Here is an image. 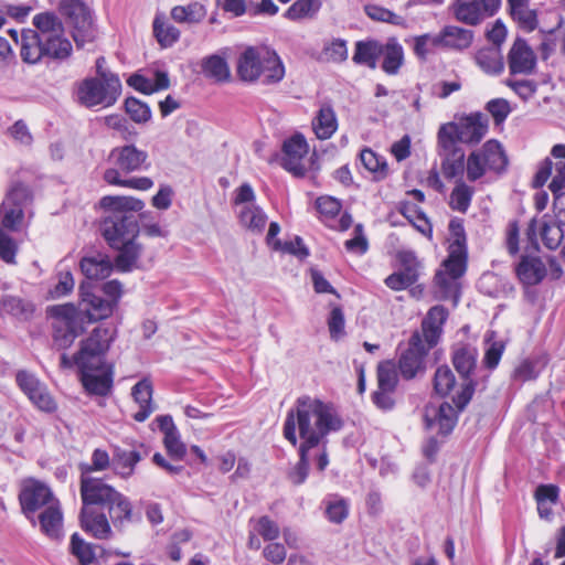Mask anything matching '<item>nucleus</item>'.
I'll return each mask as SVG.
<instances>
[{
    "mask_svg": "<svg viewBox=\"0 0 565 565\" xmlns=\"http://www.w3.org/2000/svg\"><path fill=\"white\" fill-rule=\"evenodd\" d=\"M99 205L105 211L100 234L111 248L119 252L115 258L116 267L128 271L140 256L141 248L136 243L140 228L135 213L141 211L145 203L132 196L106 195Z\"/></svg>",
    "mask_w": 565,
    "mask_h": 565,
    "instance_id": "f257e3e1",
    "label": "nucleus"
},
{
    "mask_svg": "<svg viewBox=\"0 0 565 565\" xmlns=\"http://www.w3.org/2000/svg\"><path fill=\"white\" fill-rule=\"evenodd\" d=\"M343 419L331 403L310 396H301L286 416L284 437L292 445L298 443L297 431L302 440L300 445L316 448L324 445L327 436L339 431Z\"/></svg>",
    "mask_w": 565,
    "mask_h": 565,
    "instance_id": "f03ea898",
    "label": "nucleus"
},
{
    "mask_svg": "<svg viewBox=\"0 0 565 565\" xmlns=\"http://www.w3.org/2000/svg\"><path fill=\"white\" fill-rule=\"evenodd\" d=\"M115 337L114 330L97 327L82 341L75 362L81 371L84 388L94 395H107L113 386V370L104 361Z\"/></svg>",
    "mask_w": 565,
    "mask_h": 565,
    "instance_id": "7ed1b4c3",
    "label": "nucleus"
},
{
    "mask_svg": "<svg viewBox=\"0 0 565 565\" xmlns=\"http://www.w3.org/2000/svg\"><path fill=\"white\" fill-rule=\"evenodd\" d=\"M448 256L435 275L436 297L440 300L459 298V278L467 269V238L462 221L454 218L449 223Z\"/></svg>",
    "mask_w": 565,
    "mask_h": 565,
    "instance_id": "20e7f679",
    "label": "nucleus"
},
{
    "mask_svg": "<svg viewBox=\"0 0 565 565\" xmlns=\"http://www.w3.org/2000/svg\"><path fill=\"white\" fill-rule=\"evenodd\" d=\"M236 72L243 82L265 85L277 84L285 76L280 57L267 46L246 47L237 58Z\"/></svg>",
    "mask_w": 565,
    "mask_h": 565,
    "instance_id": "39448f33",
    "label": "nucleus"
},
{
    "mask_svg": "<svg viewBox=\"0 0 565 565\" xmlns=\"http://www.w3.org/2000/svg\"><path fill=\"white\" fill-rule=\"evenodd\" d=\"M121 95V82L116 74L87 77L77 84L76 99L86 107L107 108L115 105Z\"/></svg>",
    "mask_w": 565,
    "mask_h": 565,
    "instance_id": "423d86ee",
    "label": "nucleus"
},
{
    "mask_svg": "<svg viewBox=\"0 0 565 565\" xmlns=\"http://www.w3.org/2000/svg\"><path fill=\"white\" fill-rule=\"evenodd\" d=\"M508 162L502 145L494 139L488 140L481 148L473 150L467 157V180L476 182L488 171L501 173L505 170Z\"/></svg>",
    "mask_w": 565,
    "mask_h": 565,
    "instance_id": "0eeeda50",
    "label": "nucleus"
},
{
    "mask_svg": "<svg viewBox=\"0 0 565 565\" xmlns=\"http://www.w3.org/2000/svg\"><path fill=\"white\" fill-rule=\"evenodd\" d=\"M478 351L467 343H457L452 347L451 360L456 371L462 379L461 392L454 397V403L459 411H462L470 402L476 383L471 379V374L477 366Z\"/></svg>",
    "mask_w": 565,
    "mask_h": 565,
    "instance_id": "6e6552de",
    "label": "nucleus"
},
{
    "mask_svg": "<svg viewBox=\"0 0 565 565\" xmlns=\"http://www.w3.org/2000/svg\"><path fill=\"white\" fill-rule=\"evenodd\" d=\"M60 11L73 28V39L77 47L95 41L97 31L93 21V11L85 0H61Z\"/></svg>",
    "mask_w": 565,
    "mask_h": 565,
    "instance_id": "1a4fd4ad",
    "label": "nucleus"
},
{
    "mask_svg": "<svg viewBox=\"0 0 565 565\" xmlns=\"http://www.w3.org/2000/svg\"><path fill=\"white\" fill-rule=\"evenodd\" d=\"M488 127V118L481 113H475L460 118L458 121L443 124L437 135L449 139L455 145H458V142L477 145L487 135Z\"/></svg>",
    "mask_w": 565,
    "mask_h": 565,
    "instance_id": "9d476101",
    "label": "nucleus"
},
{
    "mask_svg": "<svg viewBox=\"0 0 565 565\" xmlns=\"http://www.w3.org/2000/svg\"><path fill=\"white\" fill-rule=\"evenodd\" d=\"M52 311L55 317L54 343L61 349H66L84 332L83 313L77 311L73 305L57 306Z\"/></svg>",
    "mask_w": 565,
    "mask_h": 565,
    "instance_id": "9b49d317",
    "label": "nucleus"
},
{
    "mask_svg": "<svg viewBox=\"0 0 565 565\" xmlns=\"http://www.w3.org/2000/svg\"><path fill=\"white\" fill-rule=\"evenodd\" d=\"M28 190L22 185L12 188L0 205V230L17 233L24 226V207Z\"/></svg>",
    "mask_w": 565,
    "mask_h": 565,
    "instance_id": "f8f14e48",
    "label": "nucleus"
},
{
    "mask_svg": "<svg viewBox=\"0 0 565 565\" xmlns=\"http://www.w3.org/2000/svg\"><path fill=\"white\" fill-rule=\"evenodd\" d=\"M501 0H456L452 6L455 18L468 25H477L493 15Z\"/></svg>",
    "mask_w": 565,
    "mask_h": 565,
    "instance_id": "ddd939ff",
    "label": "nucleus"
},
{
    "mask_svg": "<svg viewBox=\"0 0 565 565\" xmlns=\"http://www.w3.org/2000/svg\"><path fill=\"white\" fill-rule=\"evenodd\" d=\"M15 380L21 391L39 409L53 412L56 408V404L47 392L45 384L34 374L28 371H19Z\"/></svg>",
    "mask_w": 565,
    "mask_h": 565,
    "instance_id": "4468645a",
    "label": "nucleus"
},
{
    "mask_svg": "<svg viewBox=\"0 0 565 565\" xmlns=\"http://www.w3.org/2000/svg\"><path fill=\"white\" fill-rule=\"evenodd\" d=\"M19 499L22 510L29 519L35 511L45 509L57 500L46 484L36 480H29L24 483Z\"/></svg>",
    "mask_w": 565,
    "mask_h": 565,
    "instance_id": "2eb2a0df",
    "label": "nucleus"
},
{
    "mask_svg": "<svg viewBox=\"0 0 565 565\" xmlns=\"http://www.w3.org/2000/svg\"><path fill=\"white\" fill-rule=\"evenodd\" d=\"M116 489L106 483L103 479L92 476H81L79 492L83 507L96 509V507H106Z\"/></svg>",
    "mask_w": 565,
    "mask_h": 565,
    "instance_id": "dca6fc26",
    "label": "nucleus"
},
{
    "mask_svg": "<svg viewBox=\"0 0 565 565\" xmlns=\"http://www.w3.org/2000/svg\"><path fill=\"white\" fill-rule=\"evenodd\" d=\"M439 156L441 158V172L446 179L462 175L466 171L465 152L455 142L437 135Z\"/></svg>",
    "mask_w": 565,
    "mask_h": 565,
    "instance_id": "f3484780",
    "label": "nucleus"
},
{
    "mask_svg": "<svg viewBox=\"0 0 565 565\" xmlns=\"http://www.w3.org/2000/svg\"><path fill=\"white\" fill-rule=\"evenodd\" d=\"M109 160L113 161L119 173H132L148 167V153L135 145L114 148L109 153Z\"/></svg>",
    "mask_w": 565,
    "mask_h": 565,
    "instance_id": "a211bd4d",
    "label": "nucleus"
},
{
    "mask_svg": "<svg viewBox=\"0 0 565 565\" xmlns=\"http://www.w3.org/2000/svg\"><path fill=\"white\" fill-rule=\"evenodd\" d=\"M309 147L301 134H296L282 143V167L295 175H303L306 167L302 163Z\"/></svg>",
    "mask_w": 565,
    "mask_h": 565,
    "instance_id": "6ab92c4d",
    "label": "nucleus"
},
{
    "mask_svg": "<svg viewBox=\"0 0 565 565\" xmlns=\"http://www.w3.org/2000/svg\"><path fill=\"white\" fill-rule=\"evenodd\" d=\"M510 73L530 75L536 68V55L524 39L518 38L508 54Z\"/></svg>",
    "mask_w": 565,
    "mask_h": 565,
    "instance_id": "aec40b11",
    "label": "nucleus"
},
{
    "mask_svg": "<svg viewBox=\"0 0 565 565\" xmlns=\"http://www.w3.org/2000/svg\"><path fill=\"white\" fill-rule=\"evenodd\" d=\"M428 349L418 333L412 335L408 349L401 355L399 371L403 377L413 379L423 369Z\"/></svg>",
    "mask_w": 565,
    "mask_h": 565,
    "instance_id": "412c9836",
    "label": "nucleus"
},
{
    "mask_svg": "<svg viewBox=\"0 0 565 565\" xmlns=\"http://www.w3.org/2000/svg\"><path fill=\"white\" fill-rule=\"evenodd\" d=\"M424 420L427 428H437L439 434L448 435L456 426L457 411L446 402L439 406L429 404L425 407Z\"/></svg>",
    "mask_w": 565,
    "mask_h": 565,
    "instance_id": "4be33fe9",
    "label": "nucleus"
},
{
    "mask_svg": "<svg viewBox=\"0 0 565 565\" xmlns=\"http://www.w3.org/2000/svg\"><path fill=\"white\" fill-rule=\"evenodd\" d=\"M473 42V31L457 25H446L431 39V46L463 51Z\"/></svg>",
    "mask_w": 565,
    "mask_h": 565,
    "instance_id": "5701e85b",
    "label": "nucleus"
},
{
    "mask_svg": "<svg viewBox=\"0 0 565 565\" xmlns=\"http://www.w3.org/2000/svg\"><path fill=\"white\" fill-rule=\"evenodd\" d=\"M448 318V311L443 306H434L427 312V316L423 320L422 329L423 337L426 342V347L431 349L435 347L441 335L443 326Z\"/></svg>",
    "mask_w": 565,
    "mask_h": 565,
    "instance_id": "b1692460",
    "label": "nucleus"
},
{
    "mask_svg": "<svg viewBox=\"0 0 565 565\" xmlns=\"http://www.w3.org/2000/svg\"><path fill=\"white\" fill-rule=\"evenodd\" d=\"M81 525L85 532L98 540H106L111 535V527L106 514L97 512L96 509L82 507Z\"/></svg>",
    "mask_w": 565,
    "mask_h": 565,
    "instance_id": "393cba45",
    "label": "nucleus"
},
{
    "mask_svg": "<svg viewBox=\"0 0 565 565\" xmlns=\"http://www.w3.org/2000/svg\"><path fill=\"white\" fill-rule=\"evenodd\" d=\"M42 532L53 540L61 539L63 534V513L60 501H53L39 514Z\"/></svg>",
    "mask_w": 565,
    "mask_h": 565,
    "instance_id": "a878e982",
    "label": "nucleus"
},
{
    "mask_svg": "<svg viewBox=\"0 0 565 565\" xmlns=\"http://www.w3.org/2000/svg\"><path fill=\"white\" fill-rule=\"evenodd\" d=\"M520 281L526 286L537 285L546 275V267L540 257L523 256L515 268Z\"/></svg>",
    "mask_w": 565,
    "mask_h": 565,
    "instance_id": "bb28decb",
    "label": "nucleus"
},
{
    "mask_svg": "<svg viewBox=\"0 0 565 565\" xmlns=\"http://www.w3.org/2000/svg\"><path fill=\"white\" fill-rule=\"evenodd\" d=\"M152 385L148 379L139 381L131 391L139 409L134 414L137 422H145L156 409L152 403Z\"/></svg>",
    "mask_w": 565,
    "mask_h": 565,
    "instance_id": "cd10ccee",
    "label": "nucleus"
},
{
    "mask_svg": "<svg viewBox=\"0 0 565 565\" xmlns=\"http://www.w3.org/2000/svg\"><path fill=\"white\" fill-rule=\"evenodd\" d=\"M83 311L89 322L108 318L114 311V302L94 294H85L82 300Z\"/></svg>",
    "mask_w": 565,
    "mask_h": 565,
    "instance_id": "c85d7f7f",
    "label": "nucleus"
},
{
    "mask_svg": "<svg viewBox=\"0 0 565 565\" xmlns=\"http://www.w3.org/2000/svg\"><path fill=\"white\" fill-rule=\"evenodd\" d=\"M33 311V303L19 296L4 295L0 299L1 317L10 316L20 320H29Z\"/></svg>",
    "mask_w": 565,
    "mask_h": 565,
    "instance_id": "c756f323",
    "label": "nucleus"
},
{
    "mask_svg": "<svg viewBox=\"0 0 565 565\" xmlns=\"http://www.w3.org/2000/svg\"><path fill=\"white\" fill-rule=\"evenodd\" d=\"M312 129L320 140L331 138L338 129L335 111L330 105H322L312 119Z\"/></svg>",
    "mask_w": 565,
    "mask_h": 565,
    "instance_id": "7c9ffc66",
    "label": "nucleus"
},
{
    "mask_svg": "<svg viewBox=\"0 0 565 565\" xmlns=\"http://www.w3.org/2000/svg\"><path fill=\"white\" fill-rule=\"evenodd\" d=\"M508 4L512 19L522 30L532 32L537 28V14L530 8L529 0H508Z\"/></svg>",
    "mask_w": 565,
    "mask_h": 565,
    "instance_id": "2f4dec72",
    "label": "nucleus"
},
{
    "mask_svg": "<svg viewBox=\"0 0 565 565\" xmlns=\"http://www.w3.org/2000/svg\"><path fill=\"white\" fill-rule=\"evenodd\" d=\"M42 39L33 30H25L21 35L20 54L22 60L29 64H35L45 57Z\"/></svg>",
    "mask_w": 565,
    "mask_h": 565,
    "instance_id": "473e14b6",
    "label": "nucleus"
},
{
    "mask_svg": "<svg viewBox=\"0 0 565 565\" xmlns=\"http://www.w3.org/2000/svg\"><path fill=\"white\" fill-rule=\"evenodd\" d=\"M382 55V43L376 40L359 41L355 43L353 62L365 65L371 70L376 68L377 60Z\"/></svg>",
    "mask_w": 565,
    "mask_h": 565,
    "instance_id": "72a5a7b5",
    "label": "nucleus"
},
{
    "mask_svg": "<svg viewBox=\"0 0 565 565\" xmlns=\"http://www.w3.org/2000/svg\"><path fill=\"white\" fill-rule=\"evenodd\" d=\"M45 57L53 60H65L72 54V43L65 38L63 32H55L52 35L42 39Z\"/></svg>",
    "mask_w": 565,
    "mask_h": 565,
    "instance_id": "f704fd0d",
    "label": "nucleus"
},
{
    "mask_svg": "<svg viewBox=\"0 0 565 565\" xmlns=\"http://www.w3.org/2000/svg\"><path fill=\"white\" fill-rule=\"evenodd\" d=\"M206 8L204 4L195 1L185 6H175L171 9V18L181 24H198L206 17Z\"/></svg>",
    "mask_w": 565,
    "mask_h": 565,
    "instance_id": "c9c22d12",
    "label": "nucleus"
},
{
    "mask_svg": "<svg viewBox=\"0 0 565 565\" xmlns=\"http://www.w3.org/2000/svg\"><path fill=\"white\" fill-rule=\"evenodd\" d=\"M140 459L141 457L138 451L116 448L111 458V467L116 475L126 479L134 473L135 466Z\"/></svg>",
    "mask_w": 565,
    "mask_h": 565,
    "instance_id": "e433bc0d",
    "label": "nucleus"
},
{
    "mask_svg": "<svg viewBox=\"0 0 565 565\" xmlns=\"http://www.w3.org/2000/svg\"><path fill=\"white\" fill-rule=\"evenodd\" d=\"M238 218L245 228L256 234H260L267 223V215L256 204L239 207Z\"/></svg>",
    "mask_w": 565,
    "mask_h": 565,
    "instance_id": "4c0bfd02",
    "label": "nucleus"
},
{
    "mask_svg": "<svg viewBox=\"0 0 565 565\" xmlns=\"http://www.w3.org/2000/svg\"><path fill=\"white\" fill-rule=\"evenodd\" d=\"M109 516L114 525L130 521L132 516V505L129 499L121 492L116 491L109 502L106 504Z\"/></svg>",
    "mask_w": 565,
    "mask_h": 565,
    "instance_id": "58836bf2",
    "label": "nucleus"
},
{
    "mask_svg": "<svg viewBox=\"0 0 565 565\" xmlns=\"http://www.w3.org/2000/svg\"><path fill=\"white\" fill-rule=\"evenodd\" d=\"M203 74L216 82H226L231 77V71L225 57L212 54L201 61Z\"/></svg>",
    "mask_w": 565,
    "mask_h": 565,
    "instance_id": "ea45409f",
    "label": "nucleus"
},
{
    "mask_svg": "<svg viewBox=\"0 0 565 565\" xmlns=\"http://www.w3.org/2000/svg\"><path fill=\"white\" fill-rule=\"evenodd\" d=\"M477 65L487 74L498 75L502 73L504 63L500 51L495 47H484L476 53Z\"/></svg>",
    "mask_w": 565,
    "mask_h": 565,
    "instance_id": "a19ab883",
    "label": "nucleus"
},
{
    "mask_svg": "<svg viewBox=\"0 0 565 565\" xmlns=\"http://www.w3.org/2000/svg\"><path fill=\"white\" fill-rule=\"evenodd\" d=\"M81 269L88 279H104L113 270L109 258L104 256L85 257L81 260Z\"/></svg>",
    "mask_w": 565,
    "mask_h": 565,
    "instance_id": "79ce46f5",
    "label": "nucleus"
},
{
    "mask_svg": "<svg viewBox=\"0 0 565 565\" xmlns=\"http://www.w3.org/2000/svg\"><path fill=\"white\" fill-rule=\"evenodd\" d=\"M104 180L111 185L147 191L153 186V181L148 177L122 179L118 170L108 168L104 172Z\"/></svg>",
    "mask_w": 565,
    "mask_h": 565,
    "instance_id": "37998d69",
    "label": "nucleus"
},
{
    "mask_svg": "<svg viewBox=\"0 0 565 565\" xmlns=\"http://www.w3.org/2000/svg\"><path fill=\"white\" fill-rule=\"evenodd\" d=\"M326 518L334 524H341L348 516L350 503L339 494L328 495L323 500Z\"/></svg>",
    "mask_w": 565,
    "mask_h": 565,
    "instance_id": "c03bdc74",
    "label": "nucleus"
},
{
    "mask_svg": "<svg viewBox=\"0 0 565 565\" xmlns=\"http://www.w3.org/2000/svg\"><path fill=\"white\" fill-rule=\"evenodd\" d=\"M383 63L382 68L387 74H396L403 64V47L396 40H390L385 45L382 44Z\"/></svg>",
    "mask_w": 565,
    "mask_h": 565,
    "instance_id": "a18cd8bd",
    "label": "nucleus"
},
{
    "mask_svg": "<svg viewBox=\"0 0 565 565\" xmlns=\"http://www.w3.org/2000/svg\"><path fill=\"white\" fill-rule=\"evenodd\" d=\"M360 159L363 167L373 174L375 180L380 181L388 175V166L385 158L372 149H363L360 153Z\"/></svg>",
    "mask_w": 565,
    "mask_h": 565,
    "instance_id": "49530a36",
    "label": "nucleus"
},
{
    "mask_svg": "<svg viewBox=\"0 0 565 565\" xmlns=\"http://www.w3.org/2000/svg\"><path fill=\"white\" fill-rule=\"evenodd\" d=\"M475 189L461 179L456 182L450 193L449 205L452 210L466 213L470 206Z\"/></svg>",
    "mask_w": 565,
    "mask_h": 565,
    "instance_id": "de8ad7c7",
    "label": "nucleus"
},
{
    "mask_svg": "<svg viewBox=\"0 0 565 565\" xmlns=\"http://www.w3.org/2000/svg\"><path fill=\"white\" fill-rule=\"evenodd\" d=\"M70 552L79 565H92L96 562L95 545L85 542L77 533L71 537Z\"/></svg>",
    "mask_w": 565,
    "mask_h": 565,
    "instance_id": "09e8293b",
    "label": "nucleus"
},
{
    "mask_svg": "<svg viewBox=\"0 0 565 565\" xmlns=\"http://www.w3.org/2000/svg\"><path fill=\"white\" fill-rule=\"evenodd\" d=\"M33 24L36 28L38 36L45 39L55 32H63L64 26L56 14L52 12H42L33 18Z\"/></svg>",
    "mask_w": 565,
    "mask_h": 565,
    "instance_id": "8fccbe9b",
    "label": "nucleus"
},
{
    "mask_svg": "<svg viewBox=\"0 0 565 565\" xmlns=\"http://www.w3.org/2000/svg\"><path fill=\"white\" fill-rule=\"evenodd\" d=\"M552 157L556 160L555 162V175L550 183V190L553 193H557L565 189V145H555L551 150Z\"/></svg>",
    "mask_w": 565,
    "mask_h": 565,
    "instance_id": "3c124183",
    "label": "nucleus"
},
{
    "mask_svg": "<svg viewBox=\"0 0 565 565\" xmlns=\"http://www.w3.org/2000/svg\"><path fill=\"white\" fill-rule=\"evenodd\" d=\"M153 34L160 45L164 47L173 45L180 38L179 29L167 23L161 15H157L153 20Z\"/></svg>",
    "mask_w": 565,
    "mask_h": 565,
    "instance_id": "603ef678",
    "label": "nucleus"
},
{
    "mask_svg": "<svg viewBox=\"0 0 565 565\" xmlns=\"http://www.w3.org/2000/svg\"><path fill=\"white\" fill-rule=\"evenodd\" d=\"M321 8L320 0H296L286 11V18L297 21L313 18Z\"/></svg>",
    "mask_w": 565,
    "mask_h": 565,
    "instance_id": "864d4df0",
    "label": "nucleus"
},
{
    "mask_svg": "<svg viewBox=\"0 0 565 565\" xmlns=\"http://www.w3.org/2000/svg\"><path fill=\"white\" fill-rule=\"evenodd\" d=\"M312 448L300 445L299 446V460L297 463L288 471V480L295 484H302L309 473V451Z\"/></svg>",
    "mask_w": 565,
    "mask_h": 565,
    "instance_id": "5fc2aeb1",
    "label": "nucleus"
},
{
    "mask_svg": "<svg viewBox=\"0 0 565 565\" xmlns=\"http://www.w3.org/2000/svg\"><path fill=\"white\" fill-rule=\"evenodd\" d=\"M249 526L265 541H274L280 534L278 524L267 515L249 520Z\"/></svg>",
    "mask_w": 565,
    "mask_h": 565,
    "instance_id": "6e6d98bb",
    "label": "nucleus"
},
{
    "mask_svg": "<svg viewBox=\"0 0 565 565\" xmlns=\"http://www.w3.org/2000/svg\"><path fill=\"white\" fill-rule=\"evenodd\" d=\"M111 466V459L106 450L95 449L90 462H82L78 466L81 476H90L95 471H104Z\"/></svg>",
    "mask_w": 565,
    "mask_h": 565,
    "instance_id": "4d7b16f0",
    "label": "nucleus"
},
{
    "mask_svg": "<svg viewBox=\"0 0 565 565\" xmlns=\"http://www.w3.org/2000/svg\"><path fill=\"white\" fill-rule=\"evenodd\" d=\"M455 375L448 365L439 366L434 376V390L437 394L446 396L454 388Z\"/></svg>",
    "mask_w": 565,
    "mask_h": 565,
    "instance_id": "13d9d810",
    "label": "nucleus"
},
{
    "mask_svg": "<svg viewBox=\"0 0 565 565\" xmlns=\"http://www.w3.org/2000/svg\"><path fill=\"white\" fill-rule=\"evenodd\" d=\"M125 109L131 120L137 124H145L151 118L150 107L135 97H128L125 100Z\"/></svg>",
    "mask_w": 565,
    "mask_h": 565,
    "instance_id": "bf43d9fd",
    "label": "nucleus"
},
{
    "mask_svg": "<svg viewBox=\"0 0 565 565\" xmlns=\"http://www.w3.org/2000/svg\"><path fill=\"white\" fill-rule=\"evenodd\" d=\"M397 384V374L391 362L380 363L377 366V388L395 391Z\"/></svg>",
    "mask_w": 565,
    "mask_h": 565,
    "instance_id": "052dcab7",
    "label": "nucleus"
},
{
    "mask_svg": "<svg viewBox=\"0 0 565 565\" xmlns=\"http://www.w3.org/2000/svg\"><path fill=\"white\" fill-rule=\"evenodd\" d=\"M540 232L542 241L548 249L557 248L564 237L563 230L556 223H543Z\"/></svg>",
    "mask_w": 565,
    "mask_h": 565,
    "instance_id": "680f3d73",
    "label": "nucleus"
},
{
    "mask_svg": "<svg viewBox=\"0 0 565 565\" xmlns=\"http://www.w3.org/2000/svg\"><path fill=\"white\" fill-rule=\"evenodd\" d=\"M323 55L327 61L334 63L344 62L348 58L347 41L342 39H334L327 43L323 47Z\"/></svg>",
    "mask_w": 565,
    "mask_h": 565,
    "instance_id": "e2e57ef3",
    "label": "nucleus"
},
{
    "mask_svg": "<svg viewBox=\"0 0 565 565\" xmlns=\"http://www.w3.org/2000/svg\"><path fill=\"white\" fill-rule=\"evenodd\" d=\"M493 333H491L487 338V342H489L488 348L486 349L483 363L488 369H494L498 366L501 356L504 351V343L502 341H493L491 342Z\"/></svg>",
    "mask_w": 565,
    "mask_h": 565,
    "instance_id": "0e129e2a",
    "label": "nucleus"
},
{
    "mask_svg": "<svg viewBox=\"0 0 565 565\" xmlns=\"http://www.w3.org/2000/svg\"><path fill=\"white\" fill-rule=\"evenodd\" d=\"M18 246L9 232L0 230V258L8 264H15Z\"/></svg>",
    "mask_w": 565,
    "mask_h": 565,
    "instance_id": "69168bd1",
    "label": "nucleus"
},
{
    "mask_svg": "<svg viewBox=\"0 0 565 565\" xmlns=\"http://www.w3.org/2000/svg\"><path fill=\"white\" fill-rule=\"evenodd\" d=\"M344 316L340 307H333L328 319V327L332 340L344 335Z\"/></svg>",
    "mask_w": 565,
    "mask_h": 565,
    "instance_id": "338daca9",
    "label": "nucleus"
},
{
    "mask_svg": "<svg viewBox=\"0 0 565 565\" xmlns=\"http://www.w3.org/2000/svg\"><path fill=\"white\" fill-rule=\"evenodd\" d=\"M486 109L491 114L497 124L503 122L511 113L510 104L504 98H495L488 102Z\"/></svg>",
    "mask_w": 565,
    "mask_h": 565,
    "instance_id": "774afa93",
    "label": "nucleus"
}]
</instances>
